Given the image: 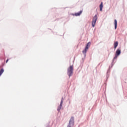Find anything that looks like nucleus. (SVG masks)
Masks as SVG:
<instances>
[{
	"instance_id": "ddd939ff",
	"label": "nucleus",
	"mask_w": 127,
	"mask_h": 127,
	"mask_svg": "<svg viewBox=\"0 0 127 127\" xmlns=\"http://www.w3.org/2000/svg\"><path fill=\"white\" fill-rule=\"evenodd\" d=\"M110 72V70H108L107 71V78L108 79V78H109V72Z\"/></svg>"
},
{
	"instance_id": "1a4fd4ad",
	"label": "nucleus",
	"mask_w": 127,
	"mask_h": 127,
	"mask_svg": "<svg viewBox=\"0 0 127 127\" xmlns=\"http://www.w3.org/2000/svg\"><path fill=\"white\" fill-rule=\"evenodd\" d=\"M118 45H119V42L118 41H116L114 44V49H116L117 48V47H118Z\"/></svg>"
},
{
	"instance_id": "0eeeda50",
	"label": "nucleus",
	"mask_w": 127,
	"mask_h": 127,
	"mask_svg": "<svg viewBox=\"0 0 127 127\" xmlns=\"http://www.w3.org/2000/svg\"><path fill=\"white\" fill-rule=\"evenodd\" d=\"M99 7H100V11H102L103 10V7H104V5L103 4V2H101L100 5H99Z\"/></svg>"
},
{
	"instance_id": "20e7f679",
	"label": "nucleus",
	"mask_w": 127,
	"mask_h": 127,
	"mask_svg": "<svg viewBox=\"0 0 127 127\" xmlns=\"http://www.w3.org/2000/svg\"><path fill=\"white\" fill-rule=\"evenodd\" d=\"M98 20V15H95L93 18L92 22V27H95V25L96 24V22H97V20Z\"/></svg>"
},
{
	"instance_id": "9d476101",
	"label": "nucleus",
	"mask_w": 127,
	"mask_h": 127,
	"mask_svg": "<svg viewBox=\"0 0 127 127\" xmlns=\"http://www.w3.org/2000/svg\"><path fill=\"white\" fill-rule=\"evenodd\" d=\"M3 72H4V69H3V68H1L0 70V76H1V75H2V73H3Z\"/></svg>"
},
{
	"instance_id": "9b49d317",
	"label": "nucleus",
	"mask_w": 127,
	"mask_h": 127,
	"mask_svg": "<svg viewBox=\"0 0 127 127\" xmlns=\"http://www.w3.org/2000/svg\"><path fill=\"white\" fill-rule=\"evenodd\" d=\"M63 104V97L62 98V100L61 101V103H60V105L59 106V107H61L62 108V104Z\"/></svg>"
},
{
	"instance_id": "f257e3e1",
	"label": "nucleus",
	"mask_w": 127,
	"mask_h": 127,
	"mask_svg": "<svg viewBox=\"0 0 127 127\" xmlns=\"http://www.w3.org/2000/svg\"><path fill=\"white\" fill-rule=\"evenodd\" d=\"M121 53H122V51H121V48H119L116 51L115 56L114 57L112 61L113 63L115 62V60L117 59V58L119 57V55H121Z\"/></svg>"
},
{
	"instance_id": "dca6fc26",
	"label": "nucleus",
	"mask_w": 127,
	"mask_h": 127,
	"mask_svg": "<svg viewBox=\"0 0 127 127\" xmlns=\"http://www.w3.org/2000/svg\"><path fill=\"white\" fill-rule=\"evenodd\" d=\"M70 101H69V104H70Z\"/></svg>"
},
{
	"instance_id": "7ed1b4c3",
	"label": "nucleus",
	"mask_w": 127,
	"mask_h": 127,
	"mask_svg": "<svg viewBox=\"0 0 127 127\" xmlns=\"http://www.w3.org/2000/svg\"><path fill=\"white\" fill-rule=\"evenodd\" d=\"M91 46V42H89L87 44L84 50L82 51V53L85 54L86 56V53H87V51L89 49V48Z\"/></svg>"
},
{
	"instance_id": "f03ea898",
	"label": "nucleus",
	"mask_w": 127,
	"mask_h": 127,
	"mask_svg": "<svg viewBox=\"0 0 127 127\" xmlns=\"http://www.w3.org/2000/svg\"><path fill=\"white\" fill-rule=\"evenodd\" d=\"M73 65H70L67 68V74L69 76V78H70V77H71V76H73Z\"/></svg>"
},
{
	"instance_id": "f8f14e48",
	"label": "nucleus",
	"mask_w": 127,
	"mask_h": 127,
	"mask_svg": "<svg viewBox=\"0 0 127 127\" xmlns=\"http://www.w3.org/2000/svg\"><path fill=\"white\" fill-rule=\"evenodd\" d=\"M61 109H62V107H61L60 106H59L58 107V109H57L58 112H60V110H61Z\"/></svg>"
},
{
	"instance_id": "39448f33",
	"label": "nucleus",
	"mask_w": 127,
	"mask_h": 127,
	"mask_svg": "<svg viewBox=\"0 0 127 127\" xmlns=\"http://www.w3.org/2000/svg\"><path fill=\"white\" fill-rule=\"evenodd\" d=\"M73 126H74V117H71L67 127H72Z\"/></svg>"
},
{
	"instance_id": "423d86ee",
	"label": "nucleus",
	"mask_w": 127,
	"mask_h": 127,
	"mask_svg": "<svg viewBox=\"0 0 127 127\" xmlns=\"http://www.w3.org/2000/svg\"><path fill=\"white\" fill-rule=\"evenodd\" d=\"M83 12V11L80 10L78 12L75 13V14L73 15H75V16H80L81 15V14Z\"/></svg>"
},
{
	"instance_id": "2eb2a0df",
	"label": "nucleus",
	"mask_w": 127,
	"mask_h": 127,
	"mask_svg": "<svg viewBox=\"0 0 127 127\" xmlns=\"http://www.w3.org/2000/svg\"><path fill=\"white\" fill-rule=\"evenodd\" d=\"M111 65H112V66L113 65V64H111Z\"/></svg>"
},
{
	"instance_id": "4468645a",
	"label": "nucleus",
	"mask_w": 127,
	"mask_h": 127,
	"mask_svg": "<svg viewBox=\"0 0 127 127\" xmlns=\"http://www.w3.org/2000/svg\"><path fill=\"white\" fill-rule=\"evenodd\" d=\"M8 60H9L8 59H7V60H6V62H5L6 63H7L8 62Z\"/></svg>"
},
{
	"instance_id": "6e6552de",
	"label": "nucleus",
	"mask_w": 127,
	"mask_h": 127,
	"mask_svg": "<svg viewBox=\"0 0 127 127\" xmlns=\"http://www.w3.org/2000/svg\"><path fill=\"white\" fill-rule=\"evenodd\" d=\"M114 25L115 29H117V27H118V21H117V19H115L114 20Z\"/></svg>"
}]
</instances>
